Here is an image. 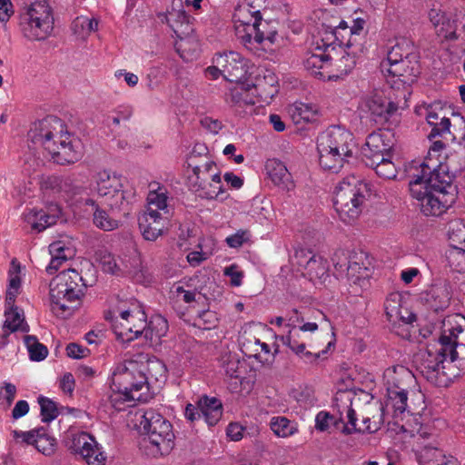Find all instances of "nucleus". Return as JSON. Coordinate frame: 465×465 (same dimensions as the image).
<instances>
[{
	"label": "nucleus",
	"instance_id": "nucleus-53",
	"mask_svg": "<svg viewBox=\"0 0 465 465\" xmlns=\"http://www.w3.org/2000/svg\"><path fill=\"white\" fill-rule=\"evenodd\" d=\"M386 390L389 404L393 408L395 415L402 414L407 408L408 391L391 389Z\"/></svg>",
	"mask_w": 465,
	"mask_h": 465
},
{
	"label": "nucleus",
	"instance_id": "nucleus-43",
	"mask_svg": "<svg viewBox=\"0 0 465 465\" xmlns=\"http://www.w3.org/2000/svg\"><path fill=\"white\" fill-rule=\"evenodd\" d=\"M168 331V322L161 315H155L151 318L150 322H147V327L145 328L143 334L145 338L150 340H160L163 336L166 334Z\"/></svg>",
	"mask_w": 465,
	"mask_h": 465
},
{
	"label": "nucleus",
	"instance_id": "nucleus-1",
	"mask_svg": "<svg viewBox=\"0 0 465 465\" xmlns=\"http://www.w3.org/2000/svg\"><path fill=\"white\" fill-rule=\"evenodd\" d=\"M420 167V172L414 173L409 183L411 196L425 216H440L456 202L453 176L442 166L432 171L422 163Z\"/></svg>",
	"mask_w": 465,
	"mask_h": 465
},
{
	"label": "nucleus",
	"instance_id": "nucleus-20",
	"mask_svg": "<svg viewBox=\"0 0 465 465\" xmlns=\"http://www.w3.org/2000/svg\"><path fill=\"white\" fill-rule=\"evenodd\" d=\"M252 88H245L242 84L230 89L226 95V102L234 112L242 116L252 115L256 113L257 96Z\"/></svg>",
	"mask_w": 465,
	"mask_h": 465
},
{
	"label": "nucleus",
	"instance_id": "nucleus-25",
	"mask_svg": "<svg viewBox=\"0 0 465 465\" xmlns=\"http://www.w3.org/2000/svg\"><path fill=\"white\" fill-rule=\"evenodd\" d=\"M465 331V317L460 314H452L443 320L442 331L439 340L428 347L450 348V345H457L459 334Z\"/></svg>",
	"mask_w": 465,
	"mask_h": 465
},
{
	"label": "nucleus",
	"instance_id": "nucleus-50",
	"mask_svg": "<svg viewBox=\"0 0 465 465\" xmlns=\"http://www.w3.org/2000/svg\"><path fill=\"white\" fill-rule=\"evenodd\" d=\"M270 427L275 435L282 438L292 436L297 431V429L287 418L281 416L272 417Z\"/></svg>",
	"mask_w": 465,
	"mask_h": 465
},
{
	"label": "nucleus",
	"instance_id": "nucleus-40",
	"mask_svg": "<svg viewBox=\"0 0 465 465\" xmlns=\"http://www.w3.org/2000/svg\"><path fill=\"white\" fill-rule=\"evenodd\" d=\"M5 316V321L4 323V329L8 330L10 332L18 331L22 332L29 331V326L25 322L24 313L17 307H11V309H6Z\"/></svg>",
	"mask_w": 465,
	"mask_h": 465
},
{
	"label": "nucleus",
	"instance_id": "nucleus-5",
	"mask_svg": "<svg viewBox=\"0 0 465 465\" xmlns=\"http://www.w3.org/2000/svg\"><path fill=\"white\" fill-rule=\"evenodd\" d=\"M353 134L340 126H331L317 138L319 163L322 169L339 173L354 148Z\"/></svg>",
	"mask_w": 465,
	"mask_h": 465
},
{
	"label": "nucleus",
	"instance_id": "nucleus-59",
	"mask_svg": "<svg viewBox=\"0 0 465 465\" xmlns=\"http://www.w3.org/2000/svg\"><path fill=\"white\" fill-rule=\"evenodd\" d=\"M436 34L446 40H456L460 37L455 21L449 16L437 29Z\"/></svg>",
	"mask_w": 465,
	"mask_h": 465
},
{
	"label": "nucleus",
	"instance_id": "nucleus-22",
	"mask_svg": "<svg viewBox=\"0 0 465 465\" xmlns=\"http://www.w3.org/2000/svg\"><path fill=\"white\" fill-rule=\"evenodd\" d=\"M381 72L385 75L396 78L395 80H392V84L400 83L403 85H411L417 80V77L420 74L418 58H405L399 63L381 69Z\"/></svg>",
	"mask_w": 465,
	"mask_h": 465
},
{
	"label": "nucleus",
	"instance_id": "nucleus-41",
	"mask_svg": "<svg viewBox=\"0 0 465 465\" xmlns=\"http://www.w3.org/2000/svg\"><path fill=\"white\" fill-rule=\"evenodd\" d=\"M289 113L296 124L302 122L310 123L312 122L318 114V108L306 103H295L290 109Z\"/></svg>",
	"mask_w": 465,
	"mask_h": 465
},
{
	"label": "nucleus",
	"instance_id": "nucleus-11",
	"mask_svg": "<svg viewBox=\"0 0 465 465\" xmlns=\"http://www.w3.org/2000/svg\"><path fill=\"white\" fill-rule=\"evenodd\" d=\"M93 189L104 199L111 209L125 210L130 193L124 190L121 175L109 170H100L94 175Z\"/></svg>",
	"mask_w": 465,
	"mask_h": 465
},
{
	"label": "nucleus",
	"instance_id": "nucleus-62",
	"mask_svg": "<svg viewBox=\"0 0 465 465\" xmlns=\"http://www.w3.org/2000/svg\"><path fill=\"white\" fill-rule=\"evenodd\" d=\"M251 232L248 230H238L235 233L226 237L225 242L231 248H239L249 242Z\"/></svg>",
	"mask_w": 465,
	"mask_h": 465
},
{
	"label": "nucleus",
	"instance_id": "nucleus-42",
	"mask_svg": "<svg viewBox=\"0 0 465 465\" xmlns=\"http://www.w3.org/2000/svg\"><path fill=\"white\" fill-rule=\"evenodd\" d=\"M276 84V75L271 71H266L263 74V82L258 79L257 83L253 84V90L255 92L261 91L259 95L265 101L268 98L272 99L278 93Z\"/></svg>",
	"mask_w": 465,
	"mask_h": 465
},
{
	"label": "nucleus",
	"instance_id": "nucleus-32",
	"mask_svg": "<svg viewBox=\"0 0 465 465\" xmlns=\"http://www.w3.org/2000/svg\"><path fill=\"white\" fill-rule=\"evenodd\" d=\"M165 20L176 37L188 36L193 32L191 18L183 8L173 6L167 11Z\"/></svg>",
	"mask_w": 465,
	"mask_h": 465
},
{
	"label": "nucleus",
	"instance_id": "nucleus-54",
	"mask_svg": "<svg viewBox=\"0 0 465 465\" xmlns=\"http://www.w3.org/2000/svg\"><path fill=\"white\" fill-rule=\"evenodd\" d=\"M376 163L371 166L374 168L377 175L384 179H394L397 176L398 171L395 163L390 159V156H384L383 160L375 161Z\"/></svg>",
	"mask_w": 465,
	"mask_h": 465
},
{
	"label": "nucleus",
	"instance_id": "nucleus-45",
	"mask_svg": "<svg viewBox=\"0 0 465 465\" xmlns=\"http://www.w3.org/2000/svg\"><path fill=\"white\" fill-rule=\"evenodd\" d=\"M402 309V296L399 292L390 293L384 302V310L388 321L397 322Z\"/></svg>",
	"mask_w": 465,
	"mask_h": 465
},
{
	"label": "nucleus",
	"instance_id": "nucleus-27",
	"mask_svg": "<svg viewBox=\"0 0 465 465\" xmlns=\"http://www.w3.org/2000/svg\"><path fill=\"white\" fill-rule=\"evenodd\" d=\"M169 221V217L143 213L138 217V224L143 237L146 241H155L163 232Z\"/></svg>",
	"mask_w": 465,
	"mask_h": 465
},
{
	"label": "nucleus",
	"instance_id": "nucleus-15",
	"mask_svg": "<svg viewBox=\"0 0 465 465\" xmlns=\"http://www.w3.org/2000/svg\"><path fill=\"white\" fill-rule=\"evenodd\" d=\"M297 271L310 281L322 280L328 276L329 265L326 259L307 249H298L292 257Z\"/></svg>",
	"mask_w": 465,
	"mask_h": 465
},
{
	"label": "nucleus",
	"instance_id": "nucleus-33",
	"mask_svg": "<svg viewBox=\"0 0 465 465\" xmlns=\"http://www.w3.org/2000/svg\"><path fill=\"white\" fill-rule=\"evenodd\" d=\"M167 190L163 186L151 189L147 195V207L143 213L170 216V209L167 203Z\"/></svg>",
	"mask_w": 465,
	"mask_h": 465
},
{
	"label": "nucleus",
	"instance_id": "nucleus-34",
	"mask_svg": "<svg viewBox=\"0 0 465 465\" xmlns=\"http://www.w3.org/2000/svg\"><path fill=\"white\" fill-rule=\"evenodd\" d=\"M42 189L53 193H64L72 196L80 193L79 188L74 185L73 180L68 176H48L43 180Z\"/></svg>",
	"mask_w": 465,
	"mask_h": 465
},
{
	"label": "nucleus",
	"instance_id": "nucleus-55",
	"mask_svg": "<svg viewBox=\"0 0 465 465\" xmlns=\"http://www.w3.org/2000/svg\"><path fill=\"white\" fill-rule=\"evenodd\" d=\"M351 253L343 250H338L333 253L331 260L338 277L346 275L351 263Z\"/></svg>",
	"mask_w": 465,
	"mask_h": 465
},
{
	"label": "nucleus",
	"instance_id": "nucleus-49",
	"mask_svg": "<svg viewBox=\"0 0 465 465\" xmlns=\"http://www.w3.org/2000/svg\"><path fill=\"white\" fill-rule=\"evenodd\" d=\"M177 38L178 41L175 43V48L180 56L184 60L192 59L198 48V42L195 37L191 34L188 36Z\"/></svg>",
	"mask_w": 465,
	"mask_h": 465
},
{
	"label": "nucleus",
	"instance_id": "nucleus-36",
	"mask_svg": "<svg viewBox=\"0 0 465 465\" xmlns=\"http://www.w3.org/2000/svg\"><path fill=\"white\" fill-rule=\"evenodd\" d=\"M58 213L49 214L44 210L31 209L25 213L24 219L33 231L42 232L56 223Z\"/></svg>",
	"mask_w": 465,
	"mask_h": 465
},
{
	"label": "nucleus",
	"instance_id": "nucleus-4",
	"mask_svg": "<svg viewBox=\"0 0 465 465\" xmlns=\"http://www.w3.org/2000/svg\"><path fill=\"white\" fill-rule=\"evenodd\" d=\"M233 23L235 35L250 52L261 55V52L273 53L278 44L279 35L269 28L261 13H252L246 5L240 4L234 10Z\"/></svg>",
	"mask_w": 465,
	"mask_h": 465
},
{
	"label": "nucleus",
	"instance_id": "nucleus-28",
	"mask_svg": "<svg viewBox=\"0 0 465 465\" xmlns=\"http://www.w3.org/2000/svg\"><path fill=\"white\" fill-rule=\"evenodd\" d=\"M405 58H419L416 47L413 42L408 38L397 39L395 45L387 51L386 58L381 62V70Z\"/></svg>",
	"mask_w": 465,
	"mask_h": 465
},
{
	"label": "nucleus",
	"instance_id": "nucleus-9",
	"mask_svg": "<svg viewBox=\"0 0 465 465\" xmlns=\"http://www.w3.org/2000/svg\"><path fill=\"white\" fill-rule=\"evenodd\" d=\"M112 313L110 320L114 331L123 341L134 340L142 335L147 327L145 312L136 300H132L128 306L126 302H119ZM106 319L109 317L106 316Z\"/></svg>",
	"mask_w": 465,
	"mask_h": 465
},
{
	"label": "nucleus",
	"instance_id": "nucleus-6",
	"mask_svg": "<svg viewBox=\"0 0 465 465\" xmlns=\"http://www.w3.org/2000/svg\"><path fill=\"white\" fill-rule=\"evenodd\" d=\"M76 270L60 272L50 283L51 310L57 317L68 318L79 306L84 283Z\"/></svg>",
	"mask_w": 465,
	"mask_h": 465
},
{
	"label": "nucleus",
	"instance_id": "nucleus-13",
	"mask_svg": "<svg viewBox=\"0 0 465 465\" xmlns=\"http://www.w3.org/2000/svg\"><path fill=\"white\" fill-rule=\"evenodd\" d=\"M365 20L362 18H356L353 20V25L350 30H346L348 36L346 47L343 50L341 56L335 61L334 66L341 74H349L356 65L357 62L364 55V36L362 35Z\"/></svg>",
	"mask_w": 465,
	"mask_h": 465
},
{
	"label": "nucleus",
	"instance_id": "nucleus-10",
	"mask_svg": "<svg viewBox=\"0 0 465 465\" xmlns=\"http://www.w3.org/2000/svg\"><path fill=\"white\" fill-rule=\"evenodd\" d=\"M21 30L29 40H44L53 31L52 8L45 0L31 3L21 15Z\"/></svg>",
	"mask_w": 465,
	"mask_h": 465
},
{
	"label": "nucleus",
	"instance_id": "nucleus-2",
	"mask_svg": "<svg viewBox=\"0 0 465 465\" xmlns=\"http://www.w3.org/2000/svg\"><path fill=\"white\" fill-rule=\"evenodd\" d=\"M27 136L35 149L42 147L58 164L74 163L83 156L81 140L71 134L66 124L56 116L34 123Z\"/></svg>",
	"mask_w": 465,
	"mask_h": 465
},
{
	"label": "nucleus",
	"instance_id": "nucleus-44",
	"mask_svg": "<svg viewBox=\"0 0 465 465\" xmlns=\"http://www.w3.org/2000/svg\"><path fill=\"white\" fill-rule=\"evenodd\" d=\"M449 266L455 272H465V247L450 245L446 251Z\"/></svg>",
	"mask_w": 465,
	"mask_h": 465
},
{
	"label": "nucleus",
	"instance_id": "nucleus-47",
	"mask_svg": "<svg viewBox=\"0 0 465 465\" xmlns=\"http://www.w3.org/2000/svg\"><path fill=\"white\" fill-rule=\"evenodd\" d=\"M192 190L199 194V196L206 199H213L223 193V185L221 189H215V183L208 181V178H203V181L192 183Z\"/></svg>",
	"mask_w": 465,
	"mask_h": 465
},
{
	"label": "nucleus",
	"instance_id": "nucleus-31",
	"mask_svg": "<svg viewBox=\"0 0 465 465\" xmlns=\"http://www.w3.org/2000/svg\"><path fill=\"white\" fill-rule=\"evenodd\" d=\"M84 204L92 207L93 223L97 228L110 232L119 227L120 222L114 215L115 209H111L112 212L109 213L93 198H86Z\"/></svg>",
	"mask_w": 465,
	"mask_h": 465
},
{
	"label": "nucleus",
	"instance_id": "nucleus-26",
	"mask_svg": "<svg viewBox=\"0 0 465 465\" xmlns=\"http://www.w3.org/2000/svg\"><path fill=\"white\" fill-rule=\"evenodd\" d=\"M383 381L386 389L408 391L415 382V376L407 367L394 365L384 371Z\"/></svg>",
	"mask_w": 465,
	"mask_h": 465
},
{
	"label": "nucleus",
	"instance_id": "nucleus-21",
	"mask_svg": "<svg viewBox=\"0 0 465 465\" xmlns=\"http://www.w3.org/2000/svg\"><path fill=\"white\" fill-rule=\"evenodd\" d=\"M298 327L289 329L288 333L281 337V341L288 346L292 352L302 359L305 362L313 363L322 356L327 353V349L333 345L332 341H329L327 348L318 352H312L306 350L305 338Z\"/></svg>",
	"mask_w": 465,
	"mask_h": 465
},
{
	"label": "nucleus",
	"instance_id": "nucleus-19",
	"mask_svg": "<svg viewBox=\"0 0 465 465\" xmlns=\"http://www.w3.org/2000/svg\"><path fill=\"white\" fill-rule=\"evenodd\" d=\"M213 63L221 67L223 77L230 82H238L244 77L248 69V61L241 54L230 51L219 54Z\"/></svg>",
	"mask_w": 465,
	"mask_h": 465
},
{
	"label": "nucleus",
	"instance_id": "nucleus-56",
	"mask_svg": "<svg viewBox=\"0 0 465 465\" xmlns=\"http://www.w3.org/2000/svg\"><path fill=\"white\" fill-rule=\"evenodd\" d=\"M38 403L41 407L42 421L50 422L58 416V410L56 404L52 400L41 396L38 398Z\"/></svg>",
	"mask_w": 465,
	"mask_h": 465
},
{
	"label": "nucleus",
	"instance_id": "nucleus-30",
	"mask_svg": "<svg viewBox=\"0 0 465 465\" xmlns=\"http://www.w3.org/2000/svg\"><path fill=\"white\" fill-rule=\"evenodd\" d=\"M265 170L274 185L287 191L294 188L292 176L282 161L275 158L267 160Z\"/></svg>",
	"mask_w": 465,
	"mask_h": 465
},
{
	"label": "nucleus",
	"instance_id": "nucleus-63",
	"mask_svg": "<svg viewBox=\"0 0 465 465\" xmlns=\"http://www.w3.org/2000/svg\"><path fill=\"white\" fill-rule=\"evenodd\" d=\"M426 457L435 458V460L440 461V465H456V460L452 456H446L441 450L437 448L427 447Z\"/></svg>",
	"mask_w": 465,
	"mask_h": 465
},
{
	"label": "nucleus",
	"instance_id": "nucleus-7",
	"mask_svg": "<svg viewBox=\"0 0 465 465\" xmlns=\"http://www.w3.org/2000/svg\"><path fill=\"white\" fill-rule=\"evenodd\" d=\"M140 431L147 435L145 448L153 456L168 454L174 447L173 426L153 409L135 413Z\"/></svg>",
	"mask_w": 465,
	"mask_h": 465
},
{
	"label": "nucleus",
	"instance_id": "nucleus-12",
	"mask_svg": "<svg viewBox=\"0 0 465 465\" xmlns=\"http://www.w3.org/2000/svg\"><path fill=\"white\" fill-rule=\"evenodd\" d=\"M112 383L115 388L127 390L133 395L142 393V397H146L149 390L148 377L140 369L135 355L115 366L112 373Z\"/></svg>",
	"mask_w": 465,
	"mask_h": 465
},
{
	"label": "nucleus",
	"instance_id": "nucleus-39",
	"mask_svg": "<svg viewBox=\"0 0 465 465\" xmlns=\"http://www.w3.org/2000/svg\"><path fill=\"white\" fill-rule=\"evenodd\" d=\"M111 388L112 393L109 396V401L112 407L118 411H124L127 402L146 400V397H142V393H134L133 395L130 391H127V390H119L113 384L111 385Z\"/></svg>",
	"mask_w": 465,
	"mask_h": 465
},
{
	"label": "nucleus",
	"instance_id": "nucleus-35",
	"mask_svg": "<svg viewBox=\"0 0 465 465\" xmlns=\"http://www.w3.org/2000/svg\"><path fill=\"white\" fill-rule=\"evenodd\" d=\"M198 408L205 422L209 426L215 425L223 415V405L215 397L203 396L198 401Z\"/></svg>",
	"mask_w": 465,
	"mask_h": 465
},
{
	"label": "nucleus",
	"instance_id": "nucleus-23",
	"mask_svg": "<svg viewBox=\"0 0 465 465\" xmlns=\"http://www.w3.org/2000/svg\"><path fill=\"white\" fill-rule=\"evenodd\" d=\"M371 259L364 252H352L351 253L350 267L347 268L345 277L351 284L365 286L371 275Z\"/></svg>",
	"mask_w": 465,
	"mask_h": 465
},
{
	"label": "nucleus",
	"instance_id": "nucleus-60",
	"mask_svg": "<svg viewBox=\"0 0 465 465\" xmlns=\"http://www.w3.org/2000/svg\"><path fill=\"white\" fill-rule=\"evenodd\" d=\"M215 167V163L211 160H206L202 165H194L193 167V175L189 178L190 186L192 183H199L203 181V178H208L207 176L213 173V169Z\"/></svg>",
	"mask_w": 465,
	"mask_h": 465
},
{
	"label": "nucleus",
	"instance_id": "nucleus-64",
	"mask_svg": "<svg viewBox=\"0 0 465 465\" xmlns=\"http://www.w3.org/2000/svg\"><path fill=\"white\" fill-rule=\"evenodd\" d=\"M223 274L230 278V283L232 286L238 287L242 283L243 272L239 270L237 264H231L223 270Z\"/></svg>",
	"mask_w": 465,
	"mask_h": 465
},
{
	"label": "nucleus",
	"instance_id": "nucleus-24",
	"mask_svg": "<svg viewBox=\"0 0 465 465\" xmlns=\"http://www.w3.org/2000/svg\"><path fill=\"white\" fill-rule=\"evenodd\" d=\"M13 436L15 440L33 445L45 456L52 455L55 450V440L47 435L45 428L34 429L28 431L14 430Z\"/></svg>",
	"mask_w": 465,
	"mask_h": 465
},
{
	"label": "nucleus",
	"instance_id": "nucleus-48",
	"mask_svg": "<svg viewBox=\"0 0 465 465\" xmlns=\"http://www.w3.org/2000/svg\"><path fill=\"white\" fill-rule=\"evenodd\" d=\"M100 262L103 271L112 274H117L119 272H128L130 267L125 264L121 259H116L111 253H104L101 256Z\"/></svg>",
	"mask_w": 465,
	"mask_h": 465
},
{
	"label": "nucleus",
	"instance_id": "nucleus-57",
	"mask_svg": "<svg viewBox=\"0 0 465 465\" xmlns=\"http://www.w3.org/2000/svg\"><path fill=\"white\" fill-rule=\"evenodd\" d=\"M345 413V418L347 419L346 425L343 428V433L351 434L354 432H359L360 426H357V414L354 409L351 407V404L345 406L342 411H340V420L344 422L343 414Z\"/></svg>",
	"mask_w": 465,
	"mask_h": 465
},
{
	"label": "nucleus",
	"instance_id": "nucleus-37",
	"mask_svg": "<svg viewBox=\"0 0 465 465\" xmlns=\"http://www.w3.org/2000/svg\"><path fill=\"white\" fill-rule=\"evenodd\" d=\"M140 369L147 375L148 381H161L166 376V368L163 361L157 359H149L147 354L138 353L135 355Z\"/></svg>",
	"mask_w": 465,
	"mask_h": 465
},
{
	"label": "nucleus",
	"instance_id": "nucleus-16",
	"mask_svg": "<svg viewBox=\"0 0 465 465\" xmlns=\"http://www.w3.org/2000/svg\"><path fill=\"white\" fill-rule=\"evenodd\" d=\"M416 112L420 115H424L428 124L431 127L428 136L430 140L450 134V119L448 115L450 108L446 106V104L440 101L424 104L417 107Z\"/></svg>",
	"mask_w": 465,
	"mask_h": 465
},
{
	"label": "nucleus",
	"instance_id": "nucleus-52",
	"mask_svg": "<svg viewBox=\"0 0 465 465\" xmlns=\"http://www.w3.org/2000/svg\"><path fill=\"white\" fill-rule=\"evenodd\" d=\"M98 20L95 18L81 15L74 20L72 28L77 35H88L98 30Z\"/></svg>",
	"mask_w": 465,
	"mask_h": 465
},
{
	"label": "nucleus",
	"instance_id": "nucleus-61",
	"mask_svg": "<svg viewBox=\"0 0 465 465\" xmlns=\"http://www.w3.org/2000/svg\"><path fill=\"white\" fill-rule=\"evenodd\" d=\"M195 321V324L199 327L210 330L216 326L218 319L214 312L210 310H203L198 313Z\"/></svg>",
	"mask_w": 465,
	"mask_h": 465
},
{
	"label": "nucleus",
	"instance_id": "nucleus-3",
	"mask_svg": "<svg viewBox=\"0 0 465 465\" xmlns=\"http://www.w3.org/2000/svg\"><path fill=\"white\" fill-rule=\"evenodd\" d=\"M418 370L430 383L448 387L455 378L465 373V344L427 347L419 354Z\"/></svg>",
	"mask_w": 465,
	"mask_h": 465
},
{
	"label": "nucleus",
	"instance_id": "nucleus-18",
	"mask_svg": "<svg viewBox=\"0 0 465 465\" xmlns=\"http://www.w3.org/2000/svg\"><path fill=\"white\" fill-rule=\"evenodd\" d=\"M391 135L389 132H373L367 136L365 144L361 148L362 161L368 166H373L375 161L383 160L391 156L392 148Z\"/></svg>",
	"mask_w": 465,
	"mask_h": 465
},
{
	"label": "nucleus",
	"instance_id": "nucleus-58",
	"mask_svg": "<svg viewBox=\"0 0 465 465\" xmlns=\"http://www.w3.org/2000/svg\"><path fill=\"white\" fill-rule=\"evenodd\" d=\"M173 299L176 302H183L185 303H191L196 301V296L200 297L201 293L195 290L185 289L183 285H174L172 289Z\"/></svg>",
	"mask_w": 465,
	"mask_h": 465
},
{
	"label": "nucleus",
	"instance_id": "nucleus-51",
	"mask_svg": "<svg viewBox=\"0 0 465 465\" xmlns=\"http://www.w3.org/2000/svg\"><path fill=\"white\" fill-rule=\"evenodd\" d=\"M24 341L28 350L31 360L40 361L46 358L48 350L44 344L38 341L35 336L25 335Z\"/></svg>",
	"mask_w": 465,
	"mask_h": 465
},
{
	"label": "nucleus",
	"instance_id": "nucleus-14",
	"mask_svg": "<svg viewBox=\"0 0 465 465\" xmlns=\"http://www.w3.org/2000/svg\"><path fill=\"white\" fill-rule=\"evenodd\" d=\"M333 44H325L322 43L321 45L318 42L316 43V46L313 50L308 51L305 54L303 58V66L304 68L312 75L320 78V79H328L331 80L332 78H339L343 76L344 74H341V73L336 69L337 74H331V71L330 70L331 66V51L334 50Z\"/></svg>",
	"mask_w": 465,
	"mask_h": 465
},
{
	"label": "nucleus",
	"instance_id": "nucleus-29",
	"mask_svg": "<svg viewBox=\"0 0 465 465\" xmlns=\"http://www.w3.org/2000/svg\"><path fill=\"white\" fill-rule=\"evenodd\" d=\"M366 106L374 122L382 124L387 122L398 110L399 105L380 94H374L366 101Z\"/></svg>",
	"mask_w": 465,
	"mask_h": 465
},
{
	"label": "nucleus",
	"instance_id": "nucleus-46",
	"mask_svg": "<svg viewBox=\"0 0 465 465\" xmlns=\"http://www.w3.org/2000/svg\"><path fill=\"white\" fill-rule=\"evenodd\" d=\"M448 236L450 245L465 247V220L455 219L450 222Z\"/></svg>",
	"mask_w": 465,
	"mask_h": 465
},
{
	"label": "nucleus",
	"instance_id": "nucleus-8",
	"mask_svg": "<svg viewBox=\"0 0 465 465\" xmlns=\"http://www.w3.org/2000/svg\"><path fill=\"white\" fill-rule=\"evenodd\" d=\"M368 193V184L355 176L343 179L335 187L333 206L340 219L352 223L361 213Z\"/></svg>",
	"mask_w": 465,
	"mask_h": 465
},
{
	"label": "nucleus",
	"instance_id": "nucleus-17",
	"mask_svg": "<svg viewBox=\"0 0 465 465\" xmlns=\"http://www.w3.org/2000/svg\"><path fill=\"white\" fill-rule=\"evenodd\" d=\"M69 449L72 452L79 454L87 465H105L106 456L95 439L87 432L80 431L72 434Z\"/></svg>",
	"mask_w": 465,
	"mask_h": 465
},
{
	"label": "nucleus",
	"instance_id": "nucleus-38",
	"mask_svg": "<svg viewBox=\"0 0 465 465\" xmlns=\"http://www.w3.org/2000/svg\"><path fill=\"white\" fill-rule=\"evenodd\" d=\"M384 409L381 404L375 406L374 410L370 407L366 415H362L361 425L360 426L359 432L374 433L378 431L384 422Z\"/></svg>",
	"mask_w": 465,
	"mask_h": 465
}]
</instances>
